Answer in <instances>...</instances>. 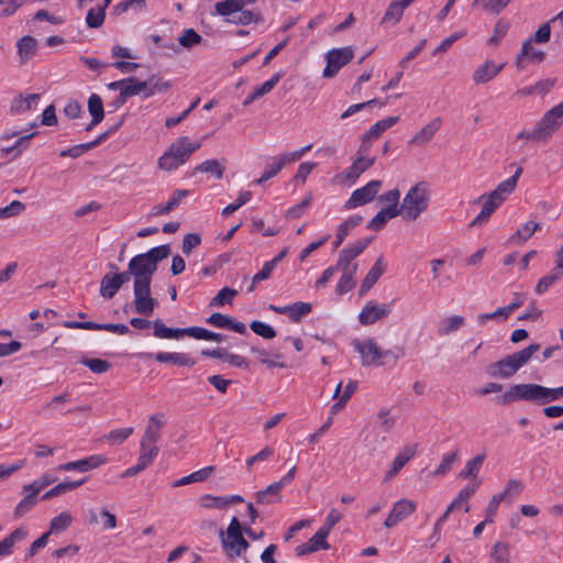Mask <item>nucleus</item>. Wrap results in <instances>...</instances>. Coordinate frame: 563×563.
I'll list each match as a JSON object with an SVG mask.
<instances>
[{
	"label": "nucleus",
	"instance_id": "423d86ee",
	"mask_svg": "<svg viewBox=\"0 0 563 563\" xmlns=\"http://www.w3.org/2000/svg\"><path fill=\"white\" fill-rule=\"evenodd\" d=\"M547 387L539 384H517L512 385L505 394L504 401L511 402L518 400L537 402L539 405L548 404Z\"/></svg>",
	"mask_w": 563,
	"mask_h": 563
},
{
	"label": "nucleus",
	"instance_id": "9b49d317",
	"mask_svg": "<svg viewBox=\"0 0 563 563\" xmlns=\"http://www.w3.org/2000/svg\"><path fill=\"white\" fill-rule=\"evenodd\" d=\"M354 51L351 46L330 49L325 54L327 66L323 69L324 78H332L347 63L352 60Z\"/></svg>",
	"mask_w": 563,
	"mask_h": 563
},
{
	"label": "nucleus",
	"instance_id": "b1692460",
	"mask_svg": "<svg viewBox=\"0 0 563 563\" xmlns=\"http://www.w3.org/2000/svg\"><path fill=\"white\" fill-rule=\"evenodd\" d=\"M251 352L257 360L269 368H285L286 363L283 361V355L276 350H265L260 347H252Z\"/></svg>",
	"mask_w": 563,
	"mask_h": 563
},
{
	"label": "nucleus",
	"instance_id": "aec40b11",
	"mask_svg": "<svg viewBox=\"0 0 563 563\" xmlns=\"http://www.w3.org/2000/svg\"><path fill=\"white\" fill-rule=\"evenodd\" d=\"M244 499L241 495H230V496H213V495H202L199 498V505L200 507L205 509H217V510H224L229 506L236 504V503H243Z\"/></svg>",
	"mask_w": 563,
	"mask_h": 563
},
{
	"label": "nucleus",
	"instance_id": "2eb2a0df",
	"mask_svg": "<svg viewBox=\"0 0 563 563\" xmlns=\"http://www.w3.org/2000/svg\"><path fill=\"white\" fill-rule=\"evenodd\" d=\"M442 123L443 122L440 117L431 119L411 136L408 144L416 147L426 146L433 140L435 134L441 130Z\"/></svg>",
	"mask_w": 563,
	"mask_h": 563
},
{
	"label": "nucleus",
	"instance_id": "052dcab7",
	"mask_svg": "<svg viewBox=\"0 0 563 563\" xmlns=\"http://www.w3.org/2000/svg\"><path fill=\"white\" fill-rule=\"evenodd\" d=\"M57 477L52 474H43L37 479L32 482L31 484L23 486V493H27L29 490H33L36 495L48 485L55 483Z\"/></svg>",
	"mask_w": 563,
	"mask_h": 563
},
{
	"label": "nucleus",
	"instance_id": "e433bc0d",
	"mask_svg": "<svg viewBox=\"0 0 563 563\" xmlns=\"http://www.w3.org/2000/svg\"><path fill=\"white\" fill-rule=\"evenodd\" d=\"M494 563H510L511 561V547L508 542L497 541L493 544L490 554Z\"/></svg>",
	"mask_w": 563,
	"mask_h": 563
},
{
	"label": "nucleus",
	"instance_id": "e2e57ef3",
	"mask_svg": "<svg viewBox=\"0 0 563 563\" xmlns=\"http://www.w3.org/2000/svg\"><path fill=\"white\" fill-rule=\"evenodd\" d=\"M24 498L16 505L14 509V517L21 518L24 516L35 504H36V494L33 490H29L27 493H23Z\"/></svg>",
	"mask_w": 563,
	"mask_h": 563
},
{
	"label": "nucleus",
	"instance_id": "6e6d98bb",
	"mask_svg": "<svg viewBox=\"0 0 563 563\" xmlns=\"http://www.w3.org/2000/svg\"><path fill=\"white\" fill-rule=\"evenodd\" d=\"M73 521V517L68 511H63L58 516L54 517L49 522V534L58 533L66 530Z\"/></svg>",
	"mask_w": 563,
	"mask_h": 563
},
{
	"label": "nucleus",
	"instance_id": "c85d7f7f",
	"mask_svg": "<svg viewBox=\"0 0 563 563\" xmlns=\"http://www.w3.org/2000/svg\"><path fill=\"white\" fill-rule=\"evenodd\" d=\"M282 483H273L266 488L258 490L254 494L256 503L260 505H272L282 500Z\"/></svg>",
	"mask_w": 563,
	"mask_h": 563
},
{
	"label": "nucleus",
	"instance_id": "412c9836",
	"mask_svg": "<svg viewBox=\"0 0 563 563\" xmlns=\"http://www.w3.org/2000/svg\"><path fill=\"white\" fill-rule=\"evenodd\" d=\"M544 58L545 53L534 48L532 45V38H528L523 42L521 52L517 55L515 64L518 69H523L526 66V60L541 63Z\"/></svg>",
	"mask_w": 563,
	"mask_h": 563
},
{
	"label": "nucleus",
	"instance_id": "39448f33",
	"mask_svg": "<svg viewBox=\"0 0 563 563\" xmlns=\"http://www.w3.org/2000/svg\"><path fill=\"white\" fill-rule=\"evenodd\" d=\"M244 528L238 518L233 517L225 531L219 533L222 548L230 559L242 556L247 550L249 542L243 537Z\"/></svg>",
	"mask_w": 563,
	"mask_h": 563
},
{
	"label": "nucleus",
	"instance_id": "ea45409f",
	"mask_svg": "<svg viewBox=\"0 0 563 563\" xmlns=\"http://www.w3.org/2000/svg\"><path fill=\"white\" fill-rule=\"evenodd\" d=\"M287 164H290L284 154L274 158V161L267 165V168L262 174V176L256 180V184L261 185L264 181L276 176Z\"/></svg>",
	"mask_w": 563,
	"mask_h": 563
},
{
	"label": "nucleus",
	"instance_id": "4c0bfd02",
	"mask_svg": "<svg viewBox=\"0 0 563 563\" xmlns=\"http://www.w3.org/2000/svg\"><path fill=\"white\" fill-rule=\"evenodd\" d=\"M227 21L234 24L249 25L251 23H262L264 19L260 12L244 10L242 8L241 11L234 13V15L227 19Z\"/></svg>",
	"mask_w": 563,
	"mask_h": 563
},
{
	"label": "nucleus",
	"instance_id": "58836bf2",
	"mask_svg": "<svg viewBox=\"0 0 563 563\" xmlns=\"http://www.w3.org/2000/svg\"><path fill=\"white\" fill-rule=\"evenodd\" d=\"M154 335L159 339H179L181 335L187 334V329H173L167 328L163 321H153Z\"/></svg>",
	"mask_w": 563,
	"mask_h": 563
},
{
	"label": "nucleus",
	"instance_id": "f3484780",
	"mask_svg": "<svg viewBox=\"0 0 563 563\" xmlns=\"http://www.w3.org/2000/svg\"><path fill=\"white\" fill-rule=\"evenodd\" d=\"M147 87V81H141L135 77H129L126 79H121L118 81H112L107 85L109 90H119L123 93L128 99L140 93H143L145 98V90Z\"/></svg>",
	"mask_w": 563,
	"mask_h": 563
},
{
	"label": "nucleus",
	"instance_id": "7ed1b4c3",
	"mask_svg": "<svg viewBox=\"0 0 563 563\" xmlns=\"http://www.w3.org/2000/svg\"><path fill=\"white\" fill-rule=\"evenodd\" d=\"M430 197L431 192L428 183H417L404 196L398 210L399 216L405 221H416L429 208Z\"/></svg>",
	"mask_w": 563,
	"mask_h": 563
},
{
	"label": "nucleus",
	"instance_id": "5fc2aeb1",
	"mask_svg": "<svg viewBox=\"0 0 563 563\" xmlns=\"http://www.w3.org/2000/svg\"><path fill=\"white\" fill-rule=\"evenodd\" d=\"M398 117H388L377 121L367 132V137L378 139L386 130L398 122Z\"/></svg>",
	"mask_w": 563,
	"mask_h": 563
},
{
	"label": "nucleus",
	"instance_id": "2f4dec72",
	"mask_svg": "<svg viewBox=\"0 0 563 563\" xmlns=\"http://www.w3.org/2000/svg\"><path fill=\"white\" fill-rule=\"evenodd\" d=\"M408 7L409 5L404 0L391 1L385 11L380 24H397L401 20L405 9Z\"/></svg>",
	"mask_w": 563,
	"mask_h": 563
},
{
	"label": "nucleus",
	"instance_id": "4d7b16f0",
	"mask_svg": "<svg viewBox=\"0 0 563 563\" xmlns=\"http://www.w3.org/2000/svg\"><path fill=\"white\" fill-rule=\"evenodd\" d=\"M563 278V273L560 269H556L555 267L552 269L551 273L548 275L541 277L536 286V291L538 294L545 292L550 286H552L555 282Z\"/></svg>",
	"mask_w": 563,
	"mask_h": 563
},
{
	"label": "nucleus",
	"instance_id": "bb28decb",
	"mask_svg": "<svg viewBox=\"0 0 563 563\" xmlns=\"http://www.w3.org/2000/svg\"><path fill=\"white\" fill-rule=\"evenodd\" d=\"M415 448L409 445L404 446L391 462L390 468L385 475V481H389L395 477L400 472V470L415 456Z\"/></svg>",
	"mask_w": 563,
	"mask_h": 563
},
{
	"label": "nucleus",
	"instance_id": "a211bd4d",
	"mask_svg": "<svg viewBox=\"0 0 563 563\" xmlns=\"http://www.w3.org/2000/svg\"><path fill=\"white\" fill-rule=\"evenodd\" d=\"M504 67V63L497 64L492 59L485 60L473 71L472 81L475 86L485 85L497 77Z\"/></svg>",
	"mask_w": 563,
	"mask_h": 563
},
{
	"label": "nucleus",
	"instance_id": "338daca9",
	"mask_svg": "<svg viewBox=\"0 0 563 563\" xmlns=\"http://www.w3.org/2000/svg\"><path fill=\"white\" fill-rule=\"evenodd\" d=\"M355 274L356 273H350V272L342 273V275L338 282L336 288H335V291L338 295L346 294L355 287V284H356L355 279H354Z\"/></svg>",
	"mask_w": 563,
	"mask_h": 563
},
{
	"label": "nucleus",
	"instance_id": "f704fd0d",
	"mask_svg": "<svg viewBox=\"0 0 563 563\" xmlns=\"http://www.w3.org/2000/svg\"><path fill=\"white\" fill-rule=\"evenodd\" d=\"M155 360L159 363H172L178 366H192L195 361L185 353L159 352L155 354Z\"/></svg>",
	"mask_w": 563,
	"mask_h": 563
},
{
	"label": "nucleus",
	"instance_id": "6ab92c4d",
	"mask_svg": "<svg viewBox=\"0 0 563 563\" xmlns=\"http://www.w3.org/2000/svg\"><path fill=\"white\" fill-rule=\"evenodd\" d=\"M63 327L67 329H84V330H106L118 334H126L130 332L128 325L122 323H96L92 321H65Z\"/></svg>",
	"mask_w": 563,
	"mask_h": 563
},
{
	"label": "nucleus",
	"instance_id": "f03ea898",
	"mask_svg": "<svg viewBox=\"0 0 563 563\" xmlns=\"http://www.w3.org/2000/svg\"><path fill=\"white\" fill-rule=\"evenodd\" d=\"M540 349L541 345L539 343H532L497 362L490 363L487 366L486 373L493 378H509L526 365Z\"/></svg>",
	"mask_w": 563,
	"mask_h": 563
},
{
	"label": "nucleus",
	"instance_id": "dca6fc26",
	"mask_svg": "<svg viewBox=\"0 0 563 563\" xmlns=\"http://www.w3.org/2000/svg\"><path fill=\"white\" fill-rule=\"evenodd\" d=\"M417 504L413 500L402 498L394 504L384 526L387 529L395 527L416 511Z\"/></svg>",
	"mask_w": 563,
	"mask_h": 563
},
{
	"label": "nucleus",
	"instance_id": "603ef678",
	"mask_svg": "<svg viewBox=\"0 0 563 563\" xmlns=\"http://www.w3.org/2000/svg\"><path fill=\"white\" fill-rule=\"evenodd\" d=\"M238 292L236 289L224 287L211 299L209 305L212 308H218L227 303L231 305Z\"/></svg>",
	"mask_w": 563,
	"mask_h": 563
},
{
	"label": "nucleus",
	"instance_id": "69168bd1",
	"mask_svg": "<svg viewBox=\"0 0 563 563\" xmlns=\"http://www.w3.org/2000/svg\"><path fill=\"white\" fill-rule=\"evenodd\" d=\"M188 195L187 190L178 189L176 190L172 198L163 206L157 207V213L165 214L169 213L173 209H175L181 201L183 198H185Z\"/></svg>",
	"mask_w": 563,
	"mask_h": 563
},
{
	"label": "nucleus",
	"instance_id": "3c124183",
	"mask_svg": "<svg viewBox=\"0 0 563 563\" xmlns=\"http://www.w3.org/2000/svg\"><path fill=\"white\" fill-rule=\"evenodd\" d=\"M140 456L139 461L142 462L146 467L150 466L155 457L158 455V446L155 444H148V442L142 441L140 442Z\"/></svg>",
	"mask_w": 563,
	"mask_h": 563
},
{
	"label": "nucleus",
	"instance_id": "f8f14e48",
	"mask_svg": "<svg viewBox=\"0 0 563 563\" xmlns=\"http://www.w3.org/2000/svg\"><path fill=\"white\" fill-rule=\"evenodd\" d=\"M128 268L134 280L147 282L148 284H151L152 276L157 269L144 254L132 257Z\"/></svg>",
	"mask_w": 563,
	"mask_h": 563
},
{
	"label": "nucleus",
	"instance_id": "c756f323",
	"mask_svg": "<svg viewBox=\"0 0 563 563\" xmlns=\"http://www.w3.org/2000/svg\"><path fill=\"white\" fill-rule=\"evenodd\" d=\"M385 273V266H384V260L380 255L374 266L369 269V272L366 274L365 278L363 279L361 287H360V294L365 295L380 278V276Z\"/></svg>",
	"mask_w": 563,
	"mask_h": 563
},
{
	"label": "nucleus",
	"instance_id": "c9c22d12",
	"mask_svg": "<svg viewBox=\"0 0 563 563\" xmlns=\"http://www.w3.org/2000/svg\"><path fill=\"white\" fill-rule=\"evenodd\" d=\"M120 282L114 274H106L100 282V296L104 299L113 298L121 288Z\"/></svg>",
	"mask_w": 563,
	"mask_h": 563
},
{
	"label": "nucleus",
	"instance_id": "774afa93",
	"mask_svg": "<svg viewBox=\"0 0 563 563\" xmlns=\"http://www.w3.org/2000/svg\"><path fill=\"white\" fill-rule=\"evenodd\" d=\"M329 536V532L327 530H323L320 528L310 539L309 544L313 552L323 549L328 550L330 548L329 543L327 542V538Z\"/></svg>",
	"mask_w": 563,
	"mask_h": 563
},
{
	"label": "nucleus",
	"instance_id": "a878e982",
	"mask_svg": "<svg viewBox=\"0 0 563 563\" xmlns=\"http://www.w3.org/2000/svg\"><path fill=\"white\" fill-rule=\"evenodd\" d=\"M164 426V415L156 413L148 418L142 441L148 442V444H155L159 440L161 430Z\"/></svg>",
	"mask_w": 563,
	"mask_h": 563
},
{
	"label": "nucleus",
	"instance_id": "4468645a",
	"mask_svg": "<svg viewBox=\"0 0 563 563\" xmlns=\"http://www.w3.org/2000/svg\"><path fill=\"white\" fill-rule=\"evenodd\" d=\"M391 309L387 303H377L373 300L367 301L358 314V320L363 325L374 324L376 321L389 316Z\"/></svg>",
	"mask_w": 563,
	"mask_h": 563
},
{
	"label": "nucleus",
	"instance_id": "7c9ffc66",
	"mask_svg": "<svg viewBox=\"0 0 563 563\" xmlns=\"http://www.w3.org/2000/svg\"><path fill=\"white\" fill-rule=\"evenodd\" d=\"M541 224L534 221H528L517 229V231L509 238L508 242L515 245H520L527 242L538 230Z\"/></svg>",
	"mask_w": 563,
	"mask_h": 563
},
{
	"label": "nucleus",
	"instance_id": "a18cd8bd",
	"mask_svg": "<svg viewBox=\"0 0 563 563\" xmlns=\"http://www.w3.org/2000/svg\"><path fill=\"white\" fill-rule=\"evenodd\" d=\"M26 536L27 532L24 529H15L9 537L0 541V555L2 556L10 554L14 543L24 540Z\"/></svg>",
	"mask_w": 563,
	"mask_h": 563
},
{
	"label": "nucleus",
	"instance_id": "6e6552de",
	"mask_svg": "<svg viewBox=\"0 0 563 563\" xmlns=\"http://www.w3.org/2000/svg\"><path fill=\"white\" fill-rule=\"evenodd\" d=\"M562 126L563 101L545 111L534 124L542 143L549 142Z\"/></svg>",
	"mask_w": 563,
	"mask_h": 563
},
{
	"label": "nucleus",
	"instance_id": "09e8293b",
	"mask_svg": "<svg viewBox=\"0 0 563 563\" xmlns=\"http://www.w3.org/2000/svg\"><path fill=\"white\" fill-rule=\"evenodd\" d=\"M214 472L213 466H208L197 472L191 473L190 475L184 476L177 482L174 483L175 487L191 484V483H200L206 481L212 473Z\"/></svg>",
	"mask_w": 563,
	"mask_h": 563
},
{
	"label": "nucleus",
	"instance_id": "ddd939ff",
	"mask_svg": "<svg viewBox=\"0 0 563 563\" xmlns=\"http://www.w3.org/2000/svg\"><path fill=\"white\" fill-rule=\"evenodd\" d=\"M380 187V180H372L367 183L364 187L354 190L350 199L345 202V208L353 209L372 201L377 195Z\"/></svg>",
	"mask_w": 563,
	"mask_h": 563
},
{
	"label": "nucleus",
	"instance_id": "4be33fe9",
	"mask_svg": "<svg viewBox=\"0 0 563 563\" xmlns=\"http://www.w3.org/2000/svg\"><path fill=\"white\" fill-rule=\"evenodd\" d=\"M88 523L91 526L101 525L104 530H113L118 526V520L107 507H102L99 515L96 509L88 510Z\"/></svg>",
	"mask_w": 563,
	"mask_h": 563
},
{
	"label": "nucleus",
	"instance_id": "49530a36",
	"mask_svg": "<svg viewBox=\"0 0 563 563\" xmlns=\"http://www.w3.org/2000/svg\"><path fill=\"white\" fill-rule=\"evenodd\" d=\"M88 111L92 123H100L104 118L103 102L99 95L92 93L88 99Z\"/></svg>",
	"mask_w": 563,
	"mask_h": 563
},
{
	"label": "nucleus",
	"instance_id": "a19ab883",
	"mask_svg": "<svg viewBox=\"0 0 563 563\" xmlns=\"http://www.w3.org/2000/svg\"><path fill=\"white\" fill-rule=\"evenodd\" d=\"M465 324V318L462 316H449L444 318L439 327V333L441 335H449L457 330H460Z\"/></svg>",
	"mask_w": 563,
	"mask_h": 563
},
{
	"label": "nucleus",
	"instance_id": "20e7f679",
	"mask_svg": "<svg viewBox=\"0 0 563 563\" xmlns=\"http://www.w3.org/2000/svg\"><path fill=\"white\" fill-rule=\"evenodd\" d=\"M200 147V142L183 136L173 142L168 150L158 158V167L164 172L176 169L184 165Z\"/></svg>",
	"mask_w": 563,
	"mask_h": 563
},
{
	"label": "nucleus",
	"instance_id": "393cba45",
	"mask_svg": "<svg viewBox=\"0 0 563 563\" xmlns=\"http://www.w3.org/2000/svg\"><path fill=\"white\" fill-rule=\"evenodd\" d=\"M374 156H358L353 161L352 165L344 172V177L354 183L365 170L375 164Z\"/></svg>",
	"mask_w": 563,
	"mask_h": 563
},
{
	"label": "nucleus",
	"instance_id": "0e129e2a",
	"mask_svg": "<svg viewBox=\"0 0 563 563\" xmlns=\"http://www.w3.org/2000/svg\"><path fill=\"white\" fill-rule=\"evenodd\" d=\"M511 312L509 311L508 307H500L496 309L494 312L490 313H482L477 317V322L481 325L486 324L489 320H497V321H504L509 318Z\"/></svg>",
	"mask_w": 563,
	"mask_h": 563
},
{
	"label": "nucleus",
	"instance_id": "8fccbe9b",
	"mask_svg": "<svg viewBox=\"0 0 563 563\" xmlns=\"http://www.w3.org/2000/svg\"><path fill=\"white\" fill-rule=\"evenodd\" d=\"M214 8L218 14L229 19L232 18L234 13H238V11H241L243 3L240 0H224L217 2Z\"/></svg>",
	"mask_w": 563,
	"mask_h": 563
},
{
	"label": "nucleus",
	"instance_id": "bf43d9fd",
	"mask_svg": "<svg viewBox=\"0 0 563 563\" xmlns=\"http://www.w3.org/2000/svg\"><path fill=\"white\" fill-rule=\"evenodd\" d=\"M187 334L198 339L207 341L221 342L224 339L223 334L211 332L205 328L192 327L187 329Z\"/></svg>",
	"mask_w": 563,
	"mask_h": 563
},
{
	"label": "nucleus",
	"instance_id": "72a5a7b5",
	"mask_svg": "<svg viewBox=\"0 0 563 563\" xmlns=\"http://www.w3.org/2000/svg\"><path fill=\"white\" fill-rule=\"evenodd\" d=\"M40 100L38 93H32L26 97L19 96L12 101L11 111L16 114L24 113L26 111H31L36 108L37 102Z\"/></svg>",
	"mask_w": 563,
	"mask_h": 563
},
{
	"label": "nucleus",
	"instance_id": "5701e85b",
	"mask_svg": "<svg viewBox=\"0 0 563 563\" xmlns=\"http://www.w3.org/2000/svg\"><path fill=\"white\" fill-rule=\"evenodd\" d=\"M107 459L102 455H91L89 457L68 462L60 464L57 468L60 471H79V472H88L90 470H95L100 465L104 464Z\"/></svg>",
	"mask_w": 563,
	"mask_h": 563
},
{
	"label": "nucleus",
	"instance_id": "c03bdc74",
	"mask_svg": "<svg viewBox=\"0 0 563 563\" xmlns=\"http://www.w3.org/2000/svg\"><path fill=\"white\" fill-rule=\"evenodd\" d=\"M511 0H474L473 8L498 14Z\"/></svg>",
	"mask_w": 563,
	"mask_h": 563
},
{
	"label": "nucleus",
	"instance_id": "473e14b6",
	"mask_svg": "<svg viewBox=\"0 0 563 563\" xmlns=\"http://www.w3.org/2000/svg\"><path fill=\"white\" fill-rule=\"evenodd\" d=\"M16 48L21 64H25L35 55L37 41L30 35H25L18 41Z\"/></svg>",
	"mask_w": 563,
	"mask_h": 563
},
{
	"label": "nucleus",
	"instance_id": "1a4fd4ad",
	"mask_svg": "<svg viewBox=\"0 0 563 563\" xmlns=\"http://www.w3.org/2000/svg\"><path fill=\"white\" fill-rule=\"evenodd\" d=\"M133 295L134 311L141 316L151 317L158 306L157 299L152 296L151 284L134 280Z\"/></svg>",
	"mask_w": 563,
	"mask_h": 563
},
{
	"label": "nucleus",
	"instance_id": "de8ad7c7",
	"mask_svg": "<svg viewBox=\"0 0 563 563\" xmlns=\"http://www.w3.org/2000/svg\"><path fill=\"white\" fill-rule=\"evenodd\" d=\"M84 484V481H76V482H63L57 485H55L53 488L47 490L43 496L42 499L47 500L52 499L54 497L64 495L73 489L78 488Z\"/></svg>",
	"mask_w": 563,
	"mask_h": 563
},
{
	"label": "nucleus",
	"instance_id": "37998d69",
	"mask_svg": "<svg viewBox=\"0 0 563 563\" xmlns=\"http://www.w3.org/2000/svg\"><path fill=\"white\" fill-rule=\"evenodd\" d=\"M106 135L107 134H102L97 140L92 141V142L75 145L68 150H64L59 153V156L77 158V157L81 156L86 151H89L90 148L96 147L102 140L106 139Z\"/></svg>",
	"mask_w": 563,
	"mask_h": 563
},
{
	"label": "nucleus",
	"instance_id": "cd10ccee",
	"mask_svg": "<svg viewBox=\"0 0 563 563\" xmlns=\"http://www.w3.org/2000/svg\"><path fill=\"white\" fill-rule=\"evenodd\" d=\"M311 308L312 307L310 303L301 301L283 307H269V309L274 310L275 312L288 316L294 321H299L303 316L310 313Z\"/></svg>",
	"mask_w": 563,
	"mask_h": 563
},
{
	"label": "nucleus",
	"instance_id": "0eeeda50",
	"mask_svg": "<svg viewBox=\"0 0 563 563\" xmlns=\"http://www.w3.org/2000/svg\"><path fill=\"white\" fill-rule=\"evenodd\" d=\"M354 349L358 352L363 366L383 365V360L393 357L396 362L398 356L390 350H382L374 339L354 340Z\"/></svg>",
	"mask_w": 563,
	"mask_h": 563
},
{
	"label": "nucleus",
	"instance_id": "680f3d73",
	"mask_svg": "<svg viewBox=\"0 0 563 563\" xmlns=\"http://www.w3.org/2000/svg\"><path fill=\"white\" fill-rule=\"evenodd\" d=\"M195 170L208 173L214 175L217 179H221L223 177L224 167L217 159H207L199 164Z\"/></svg>",
	"mask_w": 563,
	"mask_h": 563
},
{
	"label": "nucleus",
	"instance_id": "79ce46f5",
	"mask_svg": "<svg viewBox=\"0 0 563 563\" xmlns=\"http://www.w3.org/2000/svg\"><path fill=\"white\" fill-rule=\"evenodd\" d=\"M485 460V453H481L475 457L467 461L465 467L459 473V477L462 479L465 478H476L483 463Z\"/></svg>",
	"mask_w": 563,
	"mask_h": 563
},
{
	"label": "nucleus",
	"instance_id": "f257e3e1",
	"mask_svg": "<svg viewBox=\"0 0 563 563\" xmlns=\"http://www.w3.org/2000/svg\"><path fill=\"white\" fill-rule=\"evenodd\" d=\"M522 173V168L518 167L515 174L501 181L493 191L487 195L481 196L477 201H483L481 212L470 223L471 227H477L485 223L494 211L501 206L507 197L516 189L518 178Z\"/></svg>",
	"mask_w": 563,
	"mask_h": 563
},
{
	"label": "nucleus",
	"instance_id": "9d476101",
	"mask_svg": "<svg viewBox=\"0 0 563 563\" xmlns=\"http://www.w3.org/2000/svg\"><path fill=\"white\" fill-rule=\"evenodd\" d=\"M369 243L371 239H364L343 249L339 254L336 265L333 266L335 271L339 269L342 273H356L358 266L354 260L368 246Z\"/></svg>",
	"mask_w": 563,
	"mask_h": 563
},
{
	"label": "nucleus",
	"instance_id": "864d4df0",
	"mask_svg": "<svg viewBox=\"0 0 563 563\" xmlns=\"http://www.w3.org/2000/svg\"><path fill=\"white\" fill-rule=\"evenodd\" d=\"M399 216L398 210L382 209L368 223V228L373 230H380L388 220Z\"/></svg>",
	"mask_w": 563,
	"mask_h": 563
},
{
	"label": "nucleus",
	"instance_id": "13d9d810",
	"mask_svg": "<svg viewBox=\"0 0 563 563\" xmlns=\"http://www.w3.org/2000/svg\"><path fill=\"white\" fill-rule=\"evenodd\" d=\"M104 10H106V7H103V5H97V7L91 8L88 11L87 16H86L87 25L91 29L100 27L104 22V18H106Z\"/></svg>",
	"mask_w": 563,
	"mask_h": 563
}]
</instances>
